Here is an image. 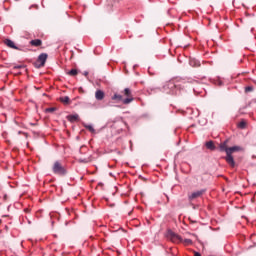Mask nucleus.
Segmentation results:
<instances>
[{
	"mask_svg": "<svg viewBox=\"0 0 256 256\" xmlns=\"http://www.w3.org/2000/svg\"><path fill=\"white\" fill-rule=\"evenodd\" d=\"M194 256H201V253L195 252V253H194Z\"/></svg>",
	"mask_w": 256,
	"mask_h": 256,
	"instance_id": "nucleus-27",
	"label": "nucleus"
},
{
	"mask_svg": "<svg viewBox=\"0 0 256 256\" xmlns=\"http://www.w3.org/2000/svg\"><path fill=\"white\" fill-rule=\"evenodd\" d=\"M67 119L70 121V123H75V121L79 120V114L68 115Z\"/></svg>",
	"mask_w": 256,
	"mask_h": 256,
	"instance_id": "nucleus-12",
	"label": "nucleus"
},
{
	"mask_svg": "<svg viewBox=\"0 0 256 256\" xmlns=\"http://www.w3.org/2000/svg\"><path fill=\"white\" fill-rule=\"evenodd\" d=\"M218 85L221 87V85H223L222 81H218Z\"/></svg>",
	"mask_w": 256,
	"mask_h": 256,
	"instance_id": "nucleus-28",
	"label": "nucleus"
},
{
	"mask_svg": "<svg viewBox=\"0 0 256 256\" xmlns=\"http://www.w3.org/2000/svg\"><path fill=\"white\" fill-rule=\"evenodd\" d=\"M85 129H88L90 133H95V128H93V125L91 124H84Z\"/></svg>",
	"mask_w": 256,
	"mask_h": 256,
	"instance_id": "nucleus-17",
	"label": "nucleus"
},
{
	"mask_svg": "<svg viewBox=\"0 0 256 256\" xmlns=\"http://www.w3.org/2000/svg\"><path fill=\"white\" fill-rule=\"evenodd\" d=\"M189 65L191 67H201V62L197 58H190Z\"/></svg>",
	"mask_w": 256,
	"mask_h": 256,
	"instance_id": "nucleus-10",
	"label": "nucleus"
},
{
	"mask_svg": "<svg viewBox=\"0 0 256 256\" xmlns=\"http://www.w3.org/2000/svg\"><path fill=\"white\" fill-rule=\"evenodd\" d=\"M23 68H25L24 65H15L14 66V69H23Z\"/></svg>",
	"mask_w": 256,
	"mask_h": 256,
	"instance_id": "nucleus-24",
	"label": "nucleus"
},
{
	"mask_svg": "<svg viewBox=\"0 0 256 256\" xmlns=\"http://www.w3.org/2000/svg\"><path fill=\"white\" fill-rule=\"evenodd\" d=\"M167 237H169L173 243H182L183 241V238L171 229L167 230Z\"/></svg>",
	"mask_w": 256,
	"mask_h": 256,
	"instance_id": "nucleus-5",
	"label": "nucleus"
},
{
	"mask_svg": "<svg viewBox=\"0 0 256 256\" xmlns=\"http://www.w3.org/2000/svg\"><path fill=\"white\" fill-rule=\"evenodd\" d=\"M162 89L168 95H177L179 93V86L173 81L167 82Z\"/></svg>",
	"mask_w": 256,
	"mask_h": 256,
	"instance_id": "nucleus-2",
	"label": "nucleus"
},
{
	"mask_svg": "<svg viewBox=\"0 0 256 256\" xmlns=\"http://www.w3.org/2000/svg\"><path fill=\"white\" fill-rule=\"evenodd\" d=\"M79 163H87V159H80Z\"/></svg>",
	"mask_w": 256,
	"mask_h": 256,
	"instance_id": "nucleus-25",
	"label": "nucleus"
},
{
	"mask_svg": "<svg viewBox=\"0 0 256 256\" xmlns=\"http://www.w3.org/2000/svg\"><path fill=\"white\" fill-rule=\"evenodd\" d=\"M184 243H185V245H193V240H191V239H189V238H186V239L184 240Z\"/></svg>",
	"mask_w": 256,
	"mask_h": 256,
	"instance_id": "nucleus-22",
	"label": "nucleus"
},
{
	"mask_svg": "<svg viewBox=\"0 0 256 256\" xmlns=\"http://www.w3.org/2000/svg\"><path fill=\"white\" fill-rule=\"evenodd\" d=\"M54 111H57L56 107H50L45 109V113H54Z\"/></svg>",
	"mask_w": 256,
	"mask_h": 256,
	"instance_id": "nucleus-20",
	"label": "nucleus"
},
{
	"mask_svg": "<svg viewBox=\"0 0 256 256\" xmlns=\"http://www.w3.org/2000/svg\"><path fill=\"white\" fill-rule=\"evenodd\" d=\"M239 151H243L241 146H232L227 150V156L225 157L226 162L230 167H235V159L233 158V153H237Z\"/></svg>",
	"mask_w": 256,
	"mask_h": 256,
	"instance_id": "nucleus-1",
	"label": "nucleus"
},
{
	"mask_svg": "<svg viewBox=\"0 0 256 256\" xmlns=\"http://www.w3.org/2000/svg\"><path fill=\"white\" fill-rule=\"evenodd\" d=\"M30 45H32V47H41L43 41L41 39H34L30 41Z\"/></svg>",
	"mask_w": 256,
	"mask_h": 256,
	"instance_id": "nucleus-11",
	"label": "nucleus"
},
{
	"mask_svg": "<svg viewBox=\"0 0 256 256\" xmlns=\"http://www.w3.org/2000/svg\"><path fill=\"white\" fill-rule=\"evenodd\" d=\"M77 73H79V71L77 69H71L70 71H68V74L71 77H75V75H77Z\"/></svg>",
	"mask_w": 256,
	"mask_h": 256,
	"instance_id": "nucleus-18",
	"label": "nucleus"
},
{
	"mask_svg": "<svg viewBox=\"0 0 256 256\" xmlns=\"http://www.w3.org/2000/svg\"><path fill=\"white\" fill-rule=\"evenodd\" d=\"M253 91V86H246L245 87V93H251Z\"/></svg>",
	"mask_w": 256,
	"mask_h": 256,
	"instance_id": "nucleus-23",
	"label": "nucleus"
},
{
	"mask_svg": "<svg viewBox=\"0 0 256 256\" xmlns=\"http://www.w3.org/2000/svg\"><path fill=\"white\" fill-rule=\"evenodd\" d=\"M205 146L210 150V151H215V149H217V147L215 146V143L210 140L208 142L205 143Z\"/></svg>",
	"mask_w": 256,
	"mask_h": 256,
	"instance_id": "nucleus-13",
	"label": "nucleus"
},
{
	"mask_svg": "<svg viewBox=\"0 0 256 256\" xmlns=\"http://www.w3.org/2000/svg\"><path fill=\"white\" fill-rule=\"evenodd\" d=\"M95 99L97 101H103L105 99V92L103 90H97L95 92Z\"/></svg>",
	"mask_w": 256,
	"mask_h": 256,
	"instance_id": "nucleus-8",
	"label": "nucleus"
},
{
	"mask_svg": "<svg viewBox=\"0 0 256 256\" xmlns=\"http://www.w3.org/2000/svg\"><path fill=\"white\" fill-rule=\"evenodd\" d=\"M229 149V147H227V142H223L220 144V151L223 152L225 151L226 152V156H227V150Z\"/></svg>",
	"mask_w": 256,
	"mask_h": 256,
	"instance_id": "nucleus-15",
	"label": "nucleus"
},
{
	"mask_svg": "<svg viewBox=\"0 0 256 256\" xmlns=\"http://www.w3.org/2000/svg\"><path fill=\"white\" fill-rule=\"evenodd\" d=\"M109 175H110V177H113V173L112 172H110Z\"/></svg>",
	"mask_w": 256,
	"mask_h": 256,
	"instance_id": "nucleus-29",
	"label": "nucleus"
},
{
	"mask_svg": "<svg viewBox=\"0 0 256 256\" xmlns=\"http://www.w3.org/2000/svg\"><path fill=\"white\" fill-rule=\"evenodd\" d=\"M60 101L61 103H65V105H68L70 98L69 96H63V97H60Z\"/></svg>",
	"mask_w": 256,
	"mask_h": 256,
	"instance_id": "nucleus-16",
	"label": "nucleus"
},
{
	"mask_svg": "<svg viewBox=\"0 0 256 256\" xmlns=\"http://www.w3.org/2000/svg\"><path fill=\"white\" fill-rule=\"evenodd\" d=\"M47 57H49L47 53H41L38 56L37 62L34 63L36 69H41V67H45V63H47Z\"/></svg>",
	"mask_w": 256,
	"mask_h": 256,
	"instance_id": "nucleus-4",
	"label": "nucleus"
},
{
	"mask_svg": "<svg viewBox=\"0 0 256 256\" xmlns=\"http://www.w3.org/2000/svg\"><path fill=\"white\" fill-rule=\"evenodd\" d=\"M116 107H119V105H116Z\"/></svg>",
	"mask_w": 256,
	"mask_h": 256,
	"instance_id": "nucleus-31",
	"label": "nucleus"
},
{
	"mask_svg": "<svg viewBox=\"0 0 256 256\" xmlns=\"http://www.w3.org/2000/svg\"><path fill=\"white\" fill-rule=\"evenodd\" d=\"M205 189H201L198 191L193 192L191 195L188 196L189 201H193V199H197L199 197H201V195H203V193H205Z\"/></svg>",
	"mask_w": 256,
	"mask_h": 256,
	"instance_id": "nucleus-6",
	"label": "nucleus"
},
{
	"mask_svg": "<svg viewBox=\"0 0 256 256\" xmlns=\"http://www.w3.org/2000/svg\"><path fill=\"white\" fill-rule=\"evenodd\" d=\"M83 75H84L85 77H88V76H89V72H88V71H84Z\"/></svg>",
	"mask_w": 256,
	"mask_h": 256,
	"instance_id": "nucleus-26",
	"label": "nucleus"
},
{
	"mask_svg": "<svg viewBox=\"0 0 256 256\" xmlns=\"http://www.w3.org/2000/svg\"><path fill=\"white\" fill-rule=\"evenodd\" d=\"M239 129H245V127H247V123L245 121H241L238 124Z\"/></svg>",
	"mask_w": 256,
	"mask_h": 256,
	"instance_id": "nucleus-21",
	"label": "nucleus"
},
{
	"mask_svg": "<svg viewBox=\"0 0 256 256\" xmlns=\"http://www.w3.org/2000/svg\"><path fill=\"white\" fill-rule=\"evenodd\" d=\"M4 199H7V195H4Z\"/></svg>",
	"mask_w": 256,
	"mask_h": 256,
	"instance_id": "nucleus-30",
	"label": "nucleus"
},
{
	"mask_svg": "<svg viewBox=\"0 0 256 256\" xmlns=\"http://www.w3.org/2000/svg\"><path fill=\"white\" fill-rule=\"evenodd\" d=\"M133 101H134V98L131 96H128L127 98H123L122 103L124 105H129V103H133Z\"/></svg>",
	"mask_w": 256,
	"mask_h": 256,
	"instance_id": "nucleus-14",
	"label": "nucleus"
},
{
	"mask_svg": "<svg viewBox=\"0 0 256 256\" xmlns=\"http://www.w3.org/2000/svg\"><path fill=\"white\" fill-rule=\"evenodd\" d=\"M111 100L115 101V103H123V95L115 93L111 96Z\"/></svg>",
	"mask_w": 256,
	"mask_h": 256,
	"instance_id": "nucleus-9",
	"label": "nucleus"
},
{
	"mask_svg": "<svg viewBox=\"0 0 256 256\" xmlns=\"http://www.w3.org/2000/svg\"><path fill=\"white\" fill-rule=\"evenodd\" d=\"M52 171L55 175H67V170L61 165V162L59 161L54 163Z\"/></svg>",
	"mask_w": 256,
	"mask_h": 256,
	"instance_id": "nucleus-3",
	"label": "nucleus"
},
{
	"mask_svg": "<svg viewBox=\"0 0 256 256\" xmlns=\"http://www.w3.org/2000/svg\"><path fill=\"white\" fill-rule=\"evenodd\" d=\"M125 97H131V89L125 88L123 91Z\"/></svg>",
	"mask_w": 256,
	"mask_h": 256,
	"instance_id": "nucleus-19",
	"label": "nucleus"
},
{
	"mask_svg": "<svg viewBox=\"0 0 256 256\" xmlns=\"http://www.w3.org/2000/svg\"><path fill=\"white\" fill-rule=\"evenodd\" d=\"M4 43L5 45H7V47H10V49H16V51H21V48L15 45V42H13V40L11 39H6Z\"/></svg>",
	"mask_w": 256,
	"mask_h": 256,
	"instance_id": "nucleus-7",
	"label": "nucleus"
}]
</instances>
